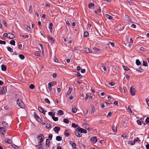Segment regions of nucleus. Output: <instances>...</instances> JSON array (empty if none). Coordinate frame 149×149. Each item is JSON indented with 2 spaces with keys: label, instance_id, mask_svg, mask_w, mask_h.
Instances as JSON below:
<instances>
[{
  "label": "nucleus",
  "instance_id": "obj_35",
  "mask_svg": "<svg viewBox=\"0 0 149 149\" xmlns=\"http://www.w3.org/2000/svg\"><path fill=\"white\" fill-rule=\"evenodd\" d=\"M48 113L49 115L52 116V117L54 116L55 114V113L52 112H48Z\"/></svg>",
  "mask_w": 149,
  "mask_h": 149
},
{
  "label": "nucleus",
  "instance_id": "obj_43",
  "mask_svg": "<svg viewBox=\"0 0 149 149\" xmlns=\"http://www.w3.org/2000/svg\"><path fill=\"white\" fill-rule=\"evenodd\" d=\"M69 120L68 119H63V122L65 123H68Z\"/></svg>",
  "mask_w": 149,
  "mask_h": 149
},
{
  "label": "nucleus",
  "instance_id": "obj_4",
  "mask_svg": "<svg viewBox=\"0 0 149 149\" xmlns=\"http://www.w3.org/2000/svg\"><path fill=\"white\" fill-rule=\"evenodd\" d=\"M6 92V87L3 86L0 89V94H5Z\"/></svg>",
  "mask_w": 149,
  "mask_h": 149
},
{
  "label": "nucleus",
  "instance_id": "obj_42",
  "mask_svg": "<svg viewBox=\"0 0 149 149\" xmlns=\"http://www.w3.org/2000/svg\"><path fill=\"white\" fill-rule=\"evenodd\" d=\"M76 74L79 77V78H81L82 77V76L81 74L78 72H77Z\"/></svg>",
  "mask_w": 149,
  "mask_h": 149
},
{
  "label": "nucleus",
  "instance_id": "obj_54",
  "mask_svg": "<svg viewBox=\"0 0 149 149\" xmlns=\"http://www.w3.org/2000/svg\"><path fill=\"white\" fill-rule=\"evenodd\" d=\"M146 101L148 104V106L149 107V99L148 98L146 99Z\"/></svg>",
  "mask_w": 149,
  "mask_h": 149
},
{
  "label": "nucleus",
  "instance_id": "obj_45",
  "mask_svg": "<svg viewBox=\"0 0 149 149\" xmlns=\"http://www.w3.org/2000/svg\"><path fill=\"white\" fill-rule=\"evenodd\" d=\"M143 65L145 66H147V63L146 62L143 61Z\"/></svg>",
  "mask_w": 149,
  "mask_h": 149
},
{
  "label": "nucleus",
  "instance_id": "obj_14",
  "mask_svg": "<svg viewBox=\"0 0 149 149\" xmlns=\"http://www.w3.org/2000/svg\"><path fill=\"white\" fill-rule=\"evenodd\" d=\"M48 39L49 40H50V42L52 44H54V41L53 40L52 37L50 36H48Z\"/></svg>",
  "mask_w": 149,
  "mask_h": 149
},
{
  "label": "nucleus",
  "instance_id": "obj_49",
  "mask_svg": "<svg viewBox=\"0 0 149 149\" xmlns=\"http://www.w3.org/2000/svg\"><path fill=\"white\" fill-rule=\"evenodd\" d=\"M93 49L94 51L96 52L99 51L100 50V49L95 47L93 48Z\"/></svg>",
  "mask_w": 149,
  "mask_h": 149
},
{
  "label": "nucleus",
  "instance_id": "obj_11",
  "mask_svg": "<svg viewBox=\"0 0 149 149\" xmlns=\"http://www.w3.org/2000/svg\"><path fill=\"white\" fill-rule=\"evenodd\" d=\"M91 108L92 111L91 113L93 114L95 112V108L94 105L93 104H91Z\"/></svg>",
  "mask_w": 149,
  "mask_h": 149
},
{
  "label": "nucleus",
  "instance_id": "obj_19",
  "mask_svg": "<svg viewBox=\"0 0 149 149\" xmlns=\"http://www.w3.org/2000/svg\"><path fill=\"white\" fill-rule=\"evenodd\" d=\"M84 52L87 53H91L92 52H91L90 51V50L88 48H85L84 49Z\"/></svg>",
  "mask_w": 149,
  "mask_h": 149
},
{
  "label": "nucleus",
  "instance_id": "obj_63",
  "mask_svg": "<svg viewBox=\"0 0 149 149\" xmlns=\"http://www.w3.org/2000/svg\"><path fill=\"white\" fill-rule=\"evenodd\" d=\"M22 45L21 44H19L18 46V48L19 49H21V48L22 47Z\"/></svg>",
  "mask_w": 149,
  "mask_h": 149
},
{
  "label": "nucleus",
  "instance_id": "obj_44",
  "mask_svg": "<svg viewBox=\"0 0 149 149\" xmlns=\"http://www.w3.org/2000/svg\"><path fill=\"white\" fill-rule=\"evenodd\" d=\"M6 44V42L4 41H2L0 40V44L5 45Z\"/></svg>",
  "mask_w": 149,
  "mask_h": 149
},
{
  "label": "nucleus",
  "instance_id": "obj_53",
  "mask_svg": "<svg viewBox=\"0 0 149 149\" xmlns=\"http://www.w3.org/2000/svg\"><path fill=\"white\" fill-rule=\"evenodd\" d=\"M29 10L31 12H32L33 11V8L31 5H30L29 6Z\"/></svg>",
  "mask_w": 149,
  "mask_h": 149
},
{
  "label": "nucleus",
  "instance_id": "obj_6",
  "mask_svg": "<svg viewBox=\"0 0 149 149\" xmlns=\"http://www.w3.org/2000/svg\"><path fill=\"white\" fill-rule=\"evenodd\" d=\"M90 140L91 142H93V143H95L97 141V138L95 136H93L91 138Z\"/></svg>",
  "mask_w": 149,
  "mask_h": 149
},
{
  "label": "nucleus",
  "instance_id": "obj_41",
  "mask_svg": "<svg viewBox=\"0 0 149 149\" xmlns=\"http://www.w3.org/2000/svg\"><path fill=\"white\" fill-rule=\"evenodd\" d=\"M94 5V4L93 3H90L88 5V7L90 8H91L92 6H93Z\"/></svg>",
  "mask_w": 149,
  "mask_h": 149
},
{
  "label": "nucleus",
  "instance_id": "obj_30",
  "mask_svg": "<svg viewBox=\"0 0 149 149\" xmlns=\"http://www.w3.org/2000/svg\"><path fill=\"white\" fill-rule=\"evenodd\" d=\"M136 65H139L141 64V62H140L139 60V59L136 60Z\"/></svg>",
  "mask_w": 149,
  "mask_h": 149
},
{
  "label": "nucleus",
  "instance_id": "obj_46",
  "mask_svg": "<svg viewBox=\"0 0 149 149\" xmlns=\"http://www.w3.org/2000/svg\"><path fill=\"white\" fill-rule=\"evenodd\" d=\"M72 127L74 128H76L77 127V125L74 123H72Z\"/></svg>",
  "mask_w": 149,
  "mask_h": 149
},
{
  "label": "nucleus",
  "instance_id": "obj_60",
  "mask_svg": "<svg viewBox=\"0 0 149 149\" xmlns=\"http://www.w3.org/2000/svg\"><path fill=\"white\" fill-rule=\"evenodd\" d=\"M146 122L147 123H149V118L147 117L146 119Z\"/></svg>",
  "mask_w": 149,
  "mask_h": 149
},
{
  "label": "nucleus",
  "instance_id": "obj_47",
  "mask_svg": "<svg viewBox=\"0 0 149 149\" xmlns=\"http://www.w3.org/2000/svg\"><path fill=\"white\" fill-rule=\"evenodd\" d=\"M45 101L48 104H50V102L49 100L47 98H45Z\"/></svg>",
  "mask_w": 149,
  "mask_h": 149
},
{
  "label": "nucleus",
  "instance_id": "obj_17",
  "mask_svg": "<svg viewBox=\"0 0 149 149\" xmlns=\"http://www.w3.org/2000/svg\"><path fill=\"white\" fill-rule=\"evenodd\" d=\"M7 67L6 65H5L2 64L1 65V70L3 71H6V70Z\"/></svg>",
  "mask_w": 149,
  "mask_h": 149
},
{
  "label": "nucleus",
  "instance_id": "obj_28",
  "mask_svg": "<svg viewBox=\"0 0 149 149\" xmlns=\"http://www.w3.org/2000/svg\"><path fill=\"white\" fill-rule=\"evenodd\" d=\"M10 44L12 45H15V41L14 40H11L10 42Z\"/></svg>",
  "mask_w": 149,
  "mask_h": 149
},
{
  "label": "nucleus",
  "instance_id": "obj_16",
  "mask_svg": "<svg viewBox=\"0 0 149 149\" xmlns=\"http://www.w3.org/2000/svg\"><path fill=\"white\" fill-rule=\"evenodd\" d=\"M50 141L49 139H47L46 141V146L47 148H48L49 145Z\"/></svg>",
  "mask_w": 149,
  "mask_h": 149
},
{
  "label": "nucleus",
  "instance_id": "obj_24",
  "mask_svg": "<svg viewBox=\"0 0 149 149\" xmlns=\"http://www.w3.org/2000/svg\"><path fill=\"white\" fill-rule=\"evenodd\" d=\"M125 18L126 20L129 22H130L131 21V19H130L129 18V17L127 15H126L125 16Z\"/></svg>",
  "mask_w": 149,
  "mask_h": 149
},
{
  "label": "nucleus",
  "instance_id": "obj_29",
  "mask_svg": "<svg viewBox=\"0 0 149 149\" xmlns=\"http://www.w3.org/2000/svg\"><path fill=\"white\" fill-rule=\"evenodd\" d=\"M51 125L50 123H48L46 125V127L47 129H49Z\"/></svg>",
  "mask_w": 149,
  "mask_h": 149
},
{
  "label": "nucleus",
  "instance_id": "obj_2",
  "mask_svg": "<svg viewBox=\"0 0 149 149\" xmlns=\"http://www.w3.org/2000/svg\"><path fill=\"white\" fill-rule=\"evenodd\" d=\"M17 104L18 106L22 108H24V105L23 102L21 99H18L17 100Z\"/></svg>",
  "mask_w": 149,
  "mask_h": 149
},
{
  "label": "nucleus",
  "instance_id": "obj_27",
  "mask_svg": "<svg viewBox=\"0 0 149 149\" xmlns=\"http://www.w3.org/2000/svg\"><path fill=\"white\" fill-rule=\"evenodd\" d=\"M38 110L39 111L42 113H43L44 112V110L43 109V108L41 107H38Z\"/></svg>",
  "mask_w": 149,
  "mask_h": 149
},
{
  "label": "nucleus",
  "instance_id": "obj_7",
  "mask_svg": "<svg viewBox=\"0 0 149 149\" xmlns=\"http://www.w3.org/2000/svg\"><path fill=\"white\" fill-rule=\"evenodd\" d=\"M33 115L34 117L38 122H39L41 121L40 118L38 116V114L36 112H34Z\"/></svg>",
  "mask_w": 149,
  "mask_h": 149
},
{
  "label": "nucleus",
  "instance_id": "obj_15",
  "mask_svg": "<svg viewBox=\"0 0 149 149\" xmlns=\"http://www.w3.org/2000/svg\"><path fill=\"white\" fill-rule=\"evenodd\" d=\"M79 130L81 133H86L87 132L86 130L82 128H80L79 129Z\"/></svg>",
  "mask_w": 149,
  "mask_h": 149
},
{
  "label": "nucleus",
  "instance_id": "obj_3",
  "mask_svg": "<svg viewBox=\"0 0 149 149\" xmlns=\"http://www.w3.org/2000/svg\"><path fill=\"white\" fill-rule=\"evenodd\" d=\"M75 134L77 137H80L82 136L81 134L79 129H77L74 132Z\"/></svg>",
  "mask_w": 149,
  "mask_h": 149
},
{
  "label": "nucleus",
  "instance_id": "obj_9",
  "mask_svg": "<svg viewBox=\"0 0 149 149\" xmlns=\"http://www.w3.org/2000/svg\"><path fill=\"white\" fill-rule=\"evenodd\" d=\"M72 91V87H70L67 93L66 94V96H67L69 95L70 94L71 92Z\"/></svg>",
  "mask_w": 149,
  "mask_h": 149
},
{
  "label": "nucleus",
  "instance_id": "obj_12",
  "mask_svg": "<svg viewBox=\"0 0 149 149\" xmlns=\"http://www.w3.org/2000/svg\"><path fill=\"white\" fill-rule=\"evenodd\" d=\"M53 24L52 23L50 22L49 23V29L50 32L51 33L52 32V26H53Z\"/></svg>",
  "mask_w": 149,
  "mask_h": 149
},
{
  "label": "nucleus",
  "instance_id": "obj_55",
  "mask_svg": "<svg viewBox=\"0 0 149 149\" xmlns=\"http://www.w3.org/2000/svg\"><path fill=\"white\" fill-rule=\"evenodd\" d=\"M52 135L51 134L49 135V136H48V138L49 139H50V140H51L52 139Z\"/></svg>",
  "mask_w": 149,
  "mask_h": 149
},
{
  "label": "nucleus",
  "instance_id": "obj_10",
  "mask_svg": "<svg viewBox=\"0 0 149 149\" xmlns=\"http://www.w3.org/2000/svg\"><path fill=\"white\" fill-rule=\"evenodd\" d=\"M4 141L6 143H8V144H11L12 143V139H8L7 138L5 139Z\"/></svg>",
  "mask_w": 149,
  "mask_h": 149
},
{
  "label": "nucleus",
  "instance_id": "obj_48",
  "mask_svg": "<svg viewBox=\"0 0 149 149\" xmlns=\"http://www.w3.org/2000/svg\"><path fill=\"white\" fill-rule=\"evenodd\" d=\"M12 146L14 148H15V149H18L19 148V147L17 146H16L14 144L12 145Z\"/></svg>",
  "mask_w": 149,
  "mask_h": 149
},
{
  "label": "nucleus",
  "instance_id": "obj_39",
  "mask_svg": "<svg viewBox=\"0 0 149 149\" xmlns=\"http://www.w3.org/2000/svg\"><path fill=\"white\" fill-rule=\"evenodd\" d=\"M7 48L8 50V51L9 52H13V49L11 47H7Z\"/></svg>",
  "mask_w": 149,
  "mask_h": 149
},
{
  "label": "nucleus",
  "instance_id": "obj_20",
  "mask_svg": "<svg viewBox=\"0 0 149 149\" xmlns=\"http://www.w3.org/2000/svg\"><path fill=\"white\" fill-rule=\"evenodd\" d=\"M2 124L3 126L5 127H7L8 126V124L6 121H3L2 123Z\"/></svg>",
  "mask_w": 149,
  "mask_h": 149
},
{
  "label": "nucleus",
  "instance_id": "obj_33",
  "mask_svg": "<svg viewBox=\"0 0 149 149\" xmlns=\"http://www.w3.org/2000/svg\"><path fill=\"white\" fill-rule=\"evenodd\" d=\"M2 24L6 27H7L8 26V24L4 20H3L2 21Z\"/></svg>",
  "mask_w": 149,
  "mask_h": 149
},
{
  "label": "nucleus",
  "instance_id": "obj_31",
  "mask_svg": "<svg viewBox=\"0 0 149 149\" xmlns=\"http://www.w3.org/2000/svg\"><path fill=\"white\" fill-rule=\"evenodd\" d=\"M52 118L53 120L55 121H57L58 120V118L57 117H55L54 116L52 117Z\"/></svg>",
  "mask_w": 149,
  "mask_h": 149
},
{
  "label": "nucleus",
  "instance_id": "obj_37",
  "mask_svg": "<svg viewBox=\"0 0 149 149\" xmlns=\"http://www.w3.org/2000/svg\"><path fill=\"white\" fill-rule=\"evenodd\" d=\"M77 111V109L75 108H73L72 109V113H75Z\"/></svg>",
  "mask_w": 149,
  "mask_h": 149
},
{
  "label": "nucleus",
  "instance_id": "obj_51",
  "mask_svg": "<svg viewBox=\"0 0 149 149\" xmlns=\"http://www.w3.org/2000/svg\"><path fill=\"white\" fill-rule=\"evenodd\" d=\"M64 134L65 136L66 137L70 135L68 133L66 132H64Z\"/></svg>",
  "mask_w": 149,
  "mask_h": 149
},
{
  "label": "nucleus",
  "instance_id": "obj_50",
  "mask_svg": "<svg viewBox=\"0 0 149 149\" xmlns=\"http://www.w3.org/2000/svg\"><path fill=\"white\" fill-rule=\"evenodd\" d=\"M123 68L124 70H130V69L127 67H125V66H124L123 65Z\"/></svg>",
  "mask_w": 149,
  "mask_h": 149
},
{
  "label": "nucleus",
  "instance_id": "obj_1",
  "mask_svg": "<svg viewBox=\"0 0 149 149\" xmlns=\"http://www.w3.org/2000/svg\"><path fill=\"white\" fill-rule=\"evenodd\" d=\"M44 138V136L42 134H40L38 136L37 139L38 141V145L39 146L41 145V143L43 141V139Z\"/></svg>",
  "mask_w": 149,
  "mask_h": 149
},
{
  "label": "nucleus",
  "instance_id": "obj_22",
  "mask_svg": "<svg viewBox=\"0 0 149 149\" xmlns=\"http://www.w3.org/2000/svg\"><path fill=\"white\" fill-rule=\"evenodd\" d=\"M105 16L106 18H108L109 19H112L113 17L108 14H106Z\"/></svg>",
  "mask_w": 149,
  "mask_h": 149
},
{
  "label": "nucleus",
  "instance_id": "obj_23",
  "mask_svg": "<svg viewBox=\"0 0 149 149\" xmlns=\"http://www.w3.org/2000/svg\"><path fill=\"white\" fill-rule=\"evenodd\" d=\"M62 137L59 136H57L56 137V140L57 141H61L62 139Z\"/></svg>",
  "mask_w": 149,
  "mask_h": 149
},
{
  "label": "nucleus",
  "instance_id": "obj_5",
  "mask_svg": "<svg viewBox=\"0 0 149 149\" xmlns=\"http://www.w3.org/2000/svg\"><path fill=\"white\" fill-rule=\"evenodd\" d=\"M130 92L131 94L132 95H134L135 94V88H133V86H131L130 89Z\"/></svg>",
  "mask_w": 149,
  "mask_h": 149
},
{
  "label": "nucleus",
  "instance_id": "obj_64",
  "mask_svg": "<svg viewBox=\"0 0 149 149\" xmlns=\"http://www.w3.org/2000/svg\"><path fill=\"white\" fill-rule=\"evenodd\" d=\"M131 27L135 28L136 27V25L134 24H132L131 25Z\"/></svg>",
  "mask_w": 149,
  "mask_h": 149
},
{
  "label": "nucleus",
  "instance_id": "obj_61",
  "mask_svg": "<svg viewBox=\"0 0 149 149\" xmlns=\"http://www.w3.org/2000/svg\"><path fill=\"white\" fill-rule=\"evenodd\" d=\"M50 83H51V86L55 85L56 84V82H50Z\"/></svg>",
  "mask_w": 149,
  "mask_h": 149
},
{
  "label": "nucleus",
  "instance_id": "obj_8",
  "mask_svg": "<svg viewBox=\"0 0 149 149\" xmlns=\"http://www.w3.org/2000/svg\"><path fill=\"white\" fill-rule=\"evenodd\" d=\"M60 127L57 126L55 127L53 129L57 133H58V132L60 131Z\"/></svg>",
  "mask_w": 149,
  "mask_h": 149
},
{
  "label": "nucleus",
  "instance_id": "obj_62",
  "mask_svg": "<svg viewBox=\"0 0 149 149\" xmlns=\"http://www.w3.org/2000/svg\"><path fill=\"white\" fill-rule=\"evenodd\" d=\"M128 111L129 112H130V113H132V111L131 110L129 106H128Z\"/></svg>",
  "mask_w": 149,
  "mask_h": 149
},
{
  "label": "nucleus",
  "instance_id": "obj_18",
  "mask_svg": "<svg viewBox=\"0 0 149 149\" xmlns=\"http://www.w3.org/2000/svg\"><path fill=\"white\" fill-rule=\"evenodd\" d=\"M71 142L70 143V144L72 146V148H76V144L74 143L73 141H70Z\"/></svg>",
  "mask_w": 149,
  "mask_h": 149
},
{
  "label": "nucleus",
  "instance_id": "obj_36",
  "mask_svg": "<svg viewBox=\"0 0 149 149\" xmlns=\"http://www.w3.org/2000/svg\"><path fill=\"white\" fill-rule=\"evenodd\" d=\"M19 58L22 60L24 58V56L22 54H19Z\"/></svg>",
  "mask_w": 149,
  "mask_h": 149
},
{
  "label": "nucleus",
  "instance_id": "obj_57",
  "mask_svg": "<svg viewBox=\"0 0 149 149\" xmlns=\"http://www.w3.org/2000/svg\"><path fill=\"white\" fill-rule=\"evenodd\" d=\"M35 54L36 56H39L40 55V54L38 51H37L36 52Z\"/></svg>",
  "mask_w": 149,
  "mask_h": 149
},
{
  "label": "nucleus",
  "instance_id": "obj_21",
  "mask_svg": "<svg viewBox=\"0 0 149 149\" xmlns=\"http://www.w3.org/2000/svg\"><path fill=\"white\" fill-rule=\"evenodd\" d=\"M112 129L113 132H117V127L116 126L113 125L112 127Z\"/></svg>",
  "mask_w": 149,
  "mask_h": 149
},
{
  "label": "nucleus",
  "instance_id": "obj_32",
  "mask_svg": "<svg viewBox=\"0 0 149 149\" xmlns=\"http://www.w3.org/2000/svg\"><path fill=\"white\" fill-rule=\"evenodd\" d=\"M84 37H87L88 36V33L87 31H85L84 32Z\"/></svg>",
  "mask_w": 149,
  "mask_h": 149
},
{
  "label": "nucleus",
  "instance_id": "obj_56",
  "mask_svg": "<svg viewBox=\"0 0 149 149\" xmlns=\"http://www.w3.org/2000/svg\"><path fill=\"white\" fill-rule=\"evenodd\" d=\"M108 44L109 45L110 44L112 47H113L114 46V43L113 42H109L108 43Z\"/></svg>",
  "mask_w": 149,
  "mask_h": 149
},
{
  "label": "nucleus",
  "instance_id": "obj_34",
  "mask_svg": "<svg viewBox=\"0 0 149 149\" xmlns=\"http://www.w3.org/2000/svg\"><path fill=\"white\" fill-rule=\"evenodd\" d=\"M35 87V86L33 84H31L29 85V88L31 89H33Z\"/></svg>",
  "mask_w": 149,
  "mask_h": 149
},
{
  "label": "nucleus",
  "instance_id": "obj_25",
  "mask_svg": "<svg viewBox=\"0 0 149 149\" xmlns=\"http://www.w3.org/2000/svg\"><path fill=\"white\" fill-rule=\"evenodd\" d=\"M58 114H59L60 115H63V112L62 110H60L58 111Z\"/></svg>",
  "mask_w": 149,
  "mask_h": 149
},
{
  "label": "nucleus",
  "instance_id": "obj_38",
  "mask_svg": "<svg viewBox=\"0 0 149 149\" xmlns=\"http://www.w3.org/2000/svg\"><path fill=\"white\" fill-rule=\"evenodd\" d=\"M24 27L28 31H30L31 29L30 27L28 26H27L26 25H24Z\"/></svg>",
  "mask_w": 149,
  "mask_h": 149
},
{
  "label": "nucleus",
  "instance_id": "obj_58",
  "mask_svg": "<svg viewBox=\"0 0 149 149\" xmlns=\"http://www.w3.org/2000/svg\"><path fill=\"white\" fill-rule=\"evenodd\" d=\"M136 122H137V123L138 125H141V122L139 120H137L136 121Z\"/></svg>",
  "mask_w": 149,
  "mask_h": 149
},
{
  "label": "nucleus",
  "instance_id": "obj_52",
  "mask_svg": "<svg viewBox=\"0 0 149 149\" xmlns=\"http://www.w3.org/2000/svg\"><path fill=\"white\" fill-rule=\"evenodd\" d=\"M20 36H21L23 37L24 38H28L29 37V36L28 35H20Z\"/></svg>",
  "mask_w": 149,
  "mask_h": 149
},
{
  "label": "nucleus",
  "instance_id": "obj_13",
  "mask_svg": "<svg viewBox=\"0 0 149 149\" xmlns=\"http://www.w3.org/2000/svg\"><path fill=\"white\" fill-rule=\"evenodd\" d=\"M8 38L10 39H13L15 38V36L13 34H12L10 33H8Z\"/></svg>",
  "mask_w": 149,
  "mask_h": 149
},
{
  "label": "nucleus",
  "instance_id": "obj_26",
  "mask_svg": "<svg viewBox=\"0 0 149 149\" xmlns=\"http://www.w3.org/2000/svg\"><path fill=\"white\" fill-rule=\"evenodd\" d=\"M135 142L136 141L135 139H134L133 141H130L129 143L130 145L132 146L134 145L135 144Z\"/></svg>",
  "mask_w": 149,
  "mask_h": 149
},
{
  "label": "nucleus",
  "instance_id": "obj_40",
  "mask_svg": "<svg viewBox=\"0 0 149 149\" xmlns=\"http://www.w3.org/2000/svg\"><path fill=\"white\" fill-rule=\"evenodd\" d=\"M48 86L49 90V91H51L52 89L51 88V83H49L48 84Z\"/></svg>",
  "mask_w": 149,
  "mask_h": 149
},
{
  "label": "nucleus",
  "instance_id": "obj_59",
  "mask_svg": "<svg viewBox=\"0 0 149 149\" xmlns=\"http://www.w3.org/2000/svg\"><path fill=\"white\" fill-rule=\"evenodd\" d=\"M3 36L6 37H8V33H5L3 34Z\"/></svg>",
  "mask_w": 149,
  "mask_h": 149
}]
</instances>
